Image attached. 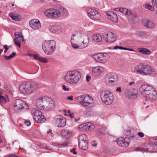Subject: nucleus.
<instances>
[{
	"mask_svg": "<svg viewBox=\"0 0 157 157\" xmlns=\"http://www.w3.org/2000/svg\"><path fill=\"white\" fill-rule=\"evenodd\" d=\"M140 91L144 95L147 100L152 102L157 98V93L155 90L151 86L145 84L140 87Z\"/></svg>",
	"mask_w": 157,
	"mask_h": 157,
	"instance_id": "1",
	"label": "nucleus"
},
{
	"mask_svg": "<svg viewBox=\"0 0 157 157\" xmlns=\"http://www.w3.org/2000/svg\"><path fill=\"white\" fill-rule=\"evenodd\" d=\"M36 106L41 110L48 111L53 107L54 103L52 99L47 97H42L36 100Z\"/></svg>",
	"mask_w": 157,
	"mask_h": 157,
	"instance_id": "2",
	"label": "nucleus"
},
{
	"mask_svg": "<svg viewBox=\"0 0 157 157\" xmlns=\"http://www.w3.org/2000/svg\"><path fill=\"white\" fill-rule=\"evenodd\" d=\"M80 73L76 70L67 72L63 78L68 83L71 85H75L79 82L81 79Z\"/></svg>",
	"mask_w": 157,
	"mask_h": 157,
	"instance_id": "3",
	"label": "nucleus"
},
{
	"mask_svg": "<svg viewBox=\"0 0 157 157\" xmlns=\"http://www.w3.org/2000/svg\"><path fill=\"white\" fill-rule=\"evenodd\" d=\"M39 88V85L36 82H28L21 85L19 90L21 92L28 95L33 93Z\"/></svg>",
	"mask_w": 157,
	"mask_h": 157,
	"instance_id": "4",
	"label": "nucleus"
},
{
	"mask_svg": "<svg viewBox=\"0 0 157 157\" xmlns=\"http://www.w3.org/2000/svg\"><path fill=\"white\" fill-rule=\"evenodd\" d=\"M78 102L81 104L82 106L86 108H91L94 105V101L93 98L89 95H84L79 96L77 98Z\"/></svg>",
	"mask_w": 157,
	"mask_h": 157,
	"instance_id": "5",
	"label": "nucleus"
},
{
	"mask_svg": "<svg viewBox=\"0 0 157 157\" xmlns=\"http://www.w3.org/2000/svg\"><path fill=\"white\" fill-rule=\"evenodd\" d=\"M42 48L47 55H51L56 48V43L53 40L44 41L42 43Z\"/></svg>",
	"mask_w": 157,
	"mask_h": 157,
	"instance_id": "6",
	"label": "nucleus"
},
{
	"mask_svg": "<svg viewBox=\"0 0 157 157\" xmlns=\"http://www.w3.org/2000/svg\"><path fill=\"white\" fill-rule=\"evenodd\" d=\"M100 97L101 101L105 105H111L113 102L114 99L113 94L109 90H107L101 92Z\"/></svg>",
	"mask_w": 157,
	"mask_h": 157,
	"instance_id": "7",
	"label": "nucleus"
},
{
	"mask_svg": "<svg viewBox=\"0 0 157 157\" xmlns=\"http://www.w3.org/2000/svg\"><path fill=\"white\" fill-rule=\"evenodd\" d=\"M93 58L96 62L101 63H105L110 58L109 56L106 53H98L94 54Z\"/></svg>",
	"mask_w": 157,
	"mask_h": 157,
	"instance_id": "8",
	"label": "nucleus"
},
{
	"mask_svg": "<svg viewBox=\"0 0 157 157\" xmlns=\"http://www.w3.org/2000/svg\"><path fill=\"white\" fill-rule=\"evenodd\" d=\"M88 17L94 20H99L101 18V15L96 10L92 9H87L86 10Z\"/></svg>",
	"mask_w": 157,
	"mask_h": 157,
	"instance_id": "9",
	"label": "nucleus"
},
{
	"mask_svg": "<svg viewBox=\"0 0 157 157\" xmlns=\"http://www.w3.org/2000/svg\"><path fill=\"white\" fill-rule=\"evenodd\" d=\"M14 107L15 109L17 110L28 109L29 108V106L27 104L20 99L16 100L14 104Z\"/></svg>",
	"mask_w": 157,
	"mask_h": 157,
	"instance_id": "10",
	"label": "nucleus"
},
{
	"mask_svg": "<svg viewBox=\"0 0 157 157\" xmlns=\"http://www.w3.org/2000/svg\"><path fill=\"white\" fill-rule=\"evenodd\" d=\"M103 37L104 40L108 43L113 42L117 39L116 34L110 32L104 33Z\"/></svg>",
	"mask_w": 157,
	"mask_h": 157,
	"instance_id": "11",
	"label": "nucleus"
},
{
	"mask_svg": "<svg viewBox=\"0 0 157 157\" xmlns=\"http://www.w3.org/2000/svg\"><path fill=\"white\" fill-rule=\"evenodd\" d=\"M79 34L80 36L78 37V39H82V43L81 44L82 48L86 47L89 44V39L88 36L84 32H77L76 34Z\"/></svg>",
	"mask_w": 157,
	"mask_h": 157,
	"instance_id": "12",
	"label": "nucleus"
},
{
	"mask_svg": "<svg viewBox=\"0 0 157 157\" xmlns=\"http://www.w3.org/2000/svg\"><path fill=\"white\" fill-rule=\"evenodd\" d=\"M54 123L58 127H63L66 124V119L63 116H56L54 118Z\"/></svg>",
	"mask_w": 157,
	"mask_h": 157,
	"instance_id": "13",
	"label": "nucleus"
},
{
	"mask_svg": "<svg viewBox=\"0 0 157 157\" xmlns=\"http://www.w3.org/2000/svg\"><path fill=\"white\" fill-rule=\"evenodd\" d=\"M130 140L128 137H123L117 139L116 142L120 146L127 147L130 143Z\"/></svg>",
	"mask_w": 157,
	"mask_h": 157,
	"instance_id": "14",
	"label": "nucleus"
},
{
	"mask_svg": "<svg viewBox=\"0 0 157 157\" xmlns=\"http://www.w3.org/2000/svg\"><path fill=\"white\" fill-rule=\"evenodd\" d=\"M80 35L79 34H76L73 35L71 37V43L72 46V48L74 49H82V48L81 45H77L75 44V41H77L78 40V37H79Z\"/></svg>",
	"mask_w": 157,
	"mask_h": 157,
	"instance_id": "15",
	"label": "nucleus"
},
{
	"mask_svg": "<svg viewBox=\"0 0 157 157\" xmlns=\"http://www.w3.org/2000/svg\"><path fill=\"white\" fill-rule=\"evenodd\" d=\"M104 67L101 66H98L92 68V74L95 76H100L104 71Z\"/></svg>",
	"mask_w": 157,
	"mask_h": 157,
	"instance_id": "16",
	"label": "nucleus"
},
{
	"mask_svg": "<svg viewBox=\"0 0 157 157\" xmlns=\"http://www.w3.org/2000/svg\"><path fill=\"white\" fill-rule=\"evenodd\" d=\"M105 14L107 18L113 22L116 23L118 21L117 16L114 12L111 11H107L105 13Z\"/></svg>",
	"mask_w": 157,
	"mask_h": 157,
	"instance_id": "17",
	"label": "nucleus"
},
{
	"mask_svg": "<svg viewBox=\"0 0 157 157\" xmlns=\"http://www.w3.org/2000/svg\"><path fill=\"white\" fill-rule=\"evenodd\" d=\"M48 29L50 33L54 34H58L62 30V27L58 25H50L48 27Z\"/></svg>",
	"mask_w": 157,
	"mask_h": 157,
	"instance_id": "18",
	"label": "nucleus"
},
{
	"mask_svg": "<svg viewBox=\"0 0 157 157\" xmlns=\"http://www.w3.org/2000/svg\"><path fill=\"white\" fill-rule=\"evenodd\" d=\"M29 25L30 27L34 30L40 29L41 27L40 22L37 19H34L30 21Z\"/></svg>",
	"mask_w": 157,
	"mask_h": 157,
	"instance_id": "19",
	"label": "nucleus"
},
{
	"mask_svg": "<svg viewBox=\"0 0 157 157\" xmlns=\"http://www.w3.org/2000/svg\"><path fill=\"white\" fill-rule=\"evenodd\" d=\"M143 25L149 29H152L156 26L155 23L152 21L148 19H144L143 21Z\"/></svg>",
	"mask_w": 157,
	"mask_h": 157,
	"instance_id": "20",
	"label": "nucleus"
},
{
	"mask_svg": "<svg viewBox=\"0 0 157 157\" xmlns=\"http://www.w3.org/2000/svg\"><path fill=\"white\" fill-rule=\"evenodd\" d=\"M142 75H147L153 74L155 72V71L153 68L148 66L144 65Z\"/></svg>",
	"mask_w": 157,
	"mask_h": 157,
	"instance_id": "21",
	"label": "nucleus"
},
{
	"mask_svg": "<svg viewBox=\"0 0 157 157\" xmlns=\"http://www.w3.org/2000/svg\"><path fill=\"white\" fill-rule=\"evenodd\" d=\"M92 41L95 43H98L101 41L102 38L101 36L99 34H94L91 37Z\"/></svg>",
	"mask_w": 157,
	"mask_h": 157,
	"instance_id": "22",
	"label": "nucleus"
},
{
	"mask_svg": "<svg viewBox=\"0 0 157 157\" xmlns=\"http://www.w3.org/2000/svg\"><path fill=\"white\" fill-rule=\"evenodd\" d=\"M107 78L108 80V83L110 84H113L115 83L117 81V77L115 75H107Z\"/></svg>",
	"mask_w": 157,
	"mask_h": 157,
	"instance_id": "23",
	"label": "nucleus"
},
{
	"mask_svg": "<svg viewBox=\"0 0 157 157\" xmlns=\"http://www.w3.org/2000/svg\"><path fill=\"white\" fill-rule=\"evenodd\" d=\"M144 66V65L143 64H140L137 65L134 69V71L138 74L142 75Z\"/></svg>",
	"mask_w": 157,
	"mask_h": 157,
	"instance_id": "24",
	"label": "nucleus"
},
{
	"mask_svg": "<svg viewBox=\"0 0 157 157\" xmlns=\"http://www.w3.org/2000/svg\"><path fill=\"white\" fill-rule=\"evenodd\" d=\"M9 101L8 96L6 95H3L2 92H0V103L4 104Z\"/></svg>",
	"mask_w": 157,
	"mask_h": 157,
	"instance_id": "25",
	"label": "nucleus"
},
{
	"mask_svg": "<svg viewBox=\"0 0 157 157\" xmlns=\"http://www.w3.org/2000/svg\"><path fill=\"white\" fill-rule=\"evenodd\" d=\"M41 112L40 110L36 109H33L32 111V114L33 117V118L35 120H38V116L41 115Z\"/></svg>",
	"mask_w": 157,
	"mask_h": 157,
	"instance_id": "26",
	"label": "nucleus"
},
{
	"mask_svg": "<svg viewBox=\"0 0 157 157\" xmlns=\"http://www.w3.org/2000/svg\"><path fill=\"white\" fill-rule=\"evenodd\" d=\"M52 19H57L60 16L59 12L56 9H52Z\"/></svg>",
	"mask_w": 157,
	"mask_h": 157,
	"instance_id": "27",
	"label": "nucleus"
},
{
	"mask_svg": "<svg viewBox=\"0 0 157 157\" xmlns=\"http://www.w3.org/2000/svg\"><path fill=\"white\" fill-rule=\"evenodd\" d=\"M137 50L139 52L144 54L149 55L151 53V52L150 50L144 48H138L137 49Z\"/></svg>",
	"mask_w": 157,
	"mask_h": 157,
	"instance_id": "28",
	"label": "nucleus"
},
{
	"mask_svg": "<svg viewBox=\"0 0 157 157\" xmlns=\"http://www.w3.org/2000/svg\"><path fill=\"white\" fill-rule=\"evenodd\" d=\"M88 141L79 142L78 146L82 150H85L87 148Z\"/></svg>",
	"mask_w": 157,
	"mask_h": 157,
	"instance_id": "29",
	"label": "nucleus"
},
{
	"mask_svg": "<svg viewBox=\"0 0 157 157\" xmlns=\"http://www.w3.org/2000/svg\"><path fill=\"white\" fill-rule=\"evenodd\" d=\"M9 15L13 20L17 21H19L21 18V17L19 15H17L16 13L12 12L10 13Z\"/></svg>",
	"mask_w": 157,
	"mask_h": 157,
	"instance_id": "30",
	"label": "nucleus"
},
{
	"mask_svg": "<svg viewBox=\"0 0 157 157\" xmlns=\"http://www.w3.org/2000/svg\"><path fill=\"white\" fill-rule=\"evenodd\" d=\"M14 36L15 37V39H18L20 40L21 41L24 40L23 37L21 33V32H15L14 33Z\"/></svg>",
	"mask_w": 157,
	"mask_h": 157,
	"instance_id": "31",
	"label": "nucleus"
},
{
	"mask_svg": "<svg viewBox=\"0 0 157 157\" xmlns=\"http://www.w3.org/2000/svg\"><path fill=\"white\" fill-rule=\"evenodd\" d=\"M33 58L35 59L38 60L42 63H44L48 62V60L46 58H42L36 55H34Z\"/></svg>",
	"mask_w": 157,
	"mask_h": 157,
	"instance_id": "32",
	"label": "nucleus"
},
{
	"mask_svg": "<svg viewBox=\"0 0 157 157\" xmlns=\"http://www.w3.org/2000/svg\"><path fill=\"white\" fill-rule=\"evenodd\" d=\"M61 135L63 137L68 138L71 136V133L68 130H63L61 132Z\"/></svg>",
	"mask_w": 157,
	"mask_h": 157,
	"instance_id": "33",
	"label": "nucleus"
},
{
	"mask_svg": "<svg viewBox=\"0 0 157 157\" xmlns=\"http://www.w3.org/2000/svg\"><path fill=\"white\" fill-rule=\"evenodd\" d=\"M52 12V9H47L45 10L44 14L47 17L51 18Z\"/></svg>",
	"mask_w": 157,
	"mask_h": 157,
	"instance_id": "34",
	"label": "nucleus"
},
{
	"mask_svg": "<svg viewBox=\"0 0 157 157\" xmlns=\"http://www.w3.org/2000/svg\"><path fill=\"white\" fill-rule=\"evenodd\" d=\"M37 119L38 120H35V121L39 123H41L44 122L45 120L46 119L44 117V115H43L41 113V115H40L39 116H38Z\"/></svg>",
	"mask_w": 157,
	"mask_h": 157,
	"instance_id": "35",
	"label": "nucleus"
},
{
	"mask_svg": "<svg viewBox=\"0 0 157 157\" xmlns=\"http://www.w3.org/2000/svg\"><path fill=\"white\" fill-rule=\"evenodd\" d=\"M127 96L130 99L135 98L137 97V94L133 92H128L127 94Z\"/></svg>",
	"mask_w": 157,
	"mask_h": 157,
	"instance_id": "36",
	"label": "nucleus"
},
{
	"mask_svg": "<svg viewBox=\"0 0 157 157\" xmlns=\"http://www.w3.org/2000/svg\"><path fill=\"white\" fill-rule=\"evenodd\" d=\"M87 131H91L94 128V125L90 123H87Z\"/></svg>",
	"mask_w": 157,
	"mask_h": 157,
	"instance_id": "37",
	"label": "nucleus"
},
{
	"mask_svg": "<svg viewBox=\"0 0 157 157\" xmlns=\"http://www.w3.org/2000/svg\"><path fill=\"white\" fill-rule=\"evenodd\" d=\"M120 12L128 15H131L130 12L125 8H122Z\"/></svg>",
	"mask_w": 157,
	"mask_h": 157,
	"instance_id": "38",
	"label": "nucleus"
},
{
	"mask_svg": "<svg viewBox=\"0 0 157 157\" xmlns=\"http://www.w3.org/2000/svg\"><path fill=\"white\" fill-rule=\"evenodd\" d=\"M86 138L87 137L85 135L83 134L81 135L79 137V142L87 141L86 140Z\"/></svg>",
	"mask_w": 157,
	"mask_h": 157,
	"instance_id": "39",
	"label": "nucleus"
},
{
	"mask_svg": "<svg viewBox=\"0 0 157 157\" xmlns=\"http://www.w3.org/2000/svg\"><path fill=\"white\" fill-rule=\"evenodd\" d=\"M87 123H84L82 124L79 127V129H81V130L83 131H87Z\"/></svg>",
	"mask_w": 157,
	"mask_h": 157,
	"instance_id": "40",
	"label": "nucleus"
},
{
	"mask_svg": "<svg viewBox=\"0 0 157 157\" xmlns=\"http://www.w3.org/2000/svg\"><path fill=\"white\" fill-rule=\"evenodd\" d=\"M16 54L15 52H13L12 54L10 55L9 56H5V59L7 60H8L16 56Z\"/></svg>",
	"mask_w": 157,
	"mask_h": 157,
	"instance_id": "41",
	"label": "nucleus"
},
{
	"mask_svg": "<svg viewBox=\"0 0 157 157\" xmlns=\"http://www.w3.org/2000/svg\"><path fill=\"white\" fill-rule=\"evenodd\" d=\"M145 7L151 11H154L155 10L154 7L149 4H146L145 5Z\"/></svg>",
	"mask_w": 157,
	"mask_h": 157,
	"instance_id": "42",
	"label": "nucleus"
},
{
	"mask_svg": "<svg viewBox=\"0 0 157 157\" xmlns=\"http://www.w3.org/2000/svg\"><path fill=\"white\" fill-rule=\"evenodd\" d=\"M147 148L146 149L147 150L151 151H153V146L151 145L150 144H148L147 145Z\"/></svg>",
	"mask_w": 157,
	"mask_h": 157,
	"instance_id": "43",
	"label": "nucleus"
},
{
	"mask_svg": "<svg viewBox=\"0 0 157 157\" xmlns=\"http://www.w3.org/2000/svg\"><path fill=\"white\" fill-rule=\"evenodd\" d=\"M14 40V41L15 44L18 47H19V48H20V46H21V44H20V41H21L20 40H19V39H15Z\"/></svg>",
	"mask_w": 157,
	"mask_h": 157,
	"instance_id": "44",
	"label": "nucleus"
},
{
	"mask_svg": "<svg viewBox=\"0 0 157 157\" xmlns=\"http://www.w3.org/2000/svg\"><path fill=\"white\" fill-rule=\"evenodd\" d=\"M113 49H122V50H128V48H124L122 47L121 46H115L113 48Z\"/></svg>",
	"mask_w": 157,
	"mask_h": 157,
	"instance_id": "45",
	"label": "nucleus"
},
{
	"mask_svg": "<svg viewBox=\"0 0 157 157\" xmlns=\"http://www.w3.org/2000/svg\"><path fill=\"white\" fill-rule=\"evenodd\" d=\"M151 105V104L148 103V100H147L145 101L143 107L144 108H147Z\"/></svg>",
	"mask_w": 157,
	"mask_h": 157,
	"instance_id": "46",
	"label": "nucleus"
},
{
	"mask_svg": "<svg viewBox=\"0 0 157 157\" xmlns=\"http://www.w3.org/2000/svg\"><path fill=\"white\" fill-rule=\"evenodd\" d=\"M152 4L154 6L157 8V0H152Z\"/></svg>",
	"mask_w": 157,
	"mask_h": 157,
	"instance_id": "47",
	"label": "nucleus"
},
{
	"mask_svg": "<svg viewBox=\"0 0 157 157\" xmlns=\"http://www.w3.org/2000/svg\"><path fill=\"white\" fill-rule=\"evenodd\" d=\"M63 89L65 91H68L69 90V89L67 88L66 86L63 85L62 86Z\"/></svg>",
	"mask_w": 157,
	"mask_h": 157,
	"instance_id": "48",
	"label": "nucleus"
},
{
	"mask_svg": "<svg viewBox=\"0 0 157 157\" xmlns=\"http://www.w3.org/2000/svg\"><path fill=\"white\" fill-rule=\"evenodd\" d=\"M60 10H61V12L63 13H66L67 12L66 9L63 7H61L60 8Z\"/></svg>",
	"mask_w": 157,
	"mask_h": 157,
	"instance_id": "49",
	"label": "nucleus"
},
{
	"mask_svg": "<svg viewBox=\"0 0 157 157\" xmlns=\"http://www.w3.org/2000/svg\"><path fill=\"white\" fill-rule=\"evenodd\" d=\"M145 150V148L141 147H137L136 149V151H141Z\"/></svg>",
	"mask_w": 157,
	"mask_h": 157,
	"instance_id": "50",
	"label": "nucleus"
},
{
	"mask_svg": "<svg viewBox=\"0 0 157 157\" xmlns=\"http://www.w3.org/2000/svg\"><path fill=\"white\" fill-rule=\"evenodd\" d=\"M70 143L69 142H65L63 143L62 144L60 145L66 146H67Z\"/></svg>",
	"mask_w": 157,
	"mask_h": 157,
	"instance_id": "51",
	"label": "nucleus"
},
{
	"mask_svg": "<svg viewBox=\"0 0 157 157\" xmlns=\"http://www.w3.org/2000/svg\"><path fill=\"white\" fill-rule=\"evenodd\" d=\"M137 135H138L141 138L143 137L144 136V133L140 132H138V133L137 134Z\"/></svg>",
	"mask_w": 157,
	"mask_h": 157,
	"instance_id": "52",
	"label": "nucleus"
},
{
	"mask_svg": "<svg viewBox=\"0 0 157 157\" xmlns=\"http://www.w3.org/2000/svg\"><path fill=\"white\" fill-rule=\"evenodd\" d=\"M25 124L27 126H29L30 125L31 123L29 121H25Z\"/></svg>",
	"mask_w": 157,
	"mask_h": 157,
	"instance_id": "53",
	"label": "nucleus"
},
{
	"mask_svg": "<svg viewBox=\"0 0 157 157\" xmlns=\"http://www.w3.org/2000/svg\"><path fill=\"white\" fill-rule=\"evenodd\" d=\"M4 48L5 49L4 52L6 53L7 52V50L8 49V46L7 45H5L4 46Z\"/></svg>",
	"mask_w": 157,
	"mask_h": 157,
	"instance_id": "54",
	"label": "nucleus"
},
{
	"mask_svg": "<svg viewBox=\"0 0 157 157\" xmlns=\"http://www.w3.org/2000/svg\"><path fill=\"white\" fill-rule=\"evenodd\" d=\"M153 140L154 141V144L155 145H157V137H154L153 138Z\"/></svg>",
	"mask_w": 157,
	"mask_h": 157,
	"instance_id": "55",
	"label": "nucleus"
},
{
	"mask_svg": "<svg viewBox=\"0 0 157 157\" xmlns=\"http://www.w3.org/2000/svg\"><path fill=\"white\" fill-rule=\"evenodd\" d=\"M76 149L75 148H73L72 150H71V152L73 153L74 154H76V152L75 151Z\"/></svg>",
	"mask_w": 157,
	"mask_h": 157,
	"instance_id": "56",
	"label": "nucleus"
},
{
	"mask_svg": "<svg viewBox=\"0 0 157 157\" xmlns=\"http://www.w3.org/2000/svg\"><path fill=\"white\" fill-rule=\"evenodd\" d=\"M91 77L89 75H87L86 77V79L87 82H89V80L90 79Z\"/></svg>",
	"mask_w": 157,
	"mask_h": 157,
	"instance_id": "57",
	"label": "nucleus"
},
{
	"mask_svg": "<svg viewBox=\"0 0 157 157\" xmlns=\"http://www.w3.org/2000/svg\"><path fill=\"white\" fill-rule=\"evenodd\" d=\"M116 91L117 92H121V88L120 87H117V88L116 90Z\"/></svg>",
	"mask_w": 157,
	"mask_h": 157,
	"instance_id": "58",
	"label": "nucleus"
},
{
	"mask_svg": "<svg viewBox=\"0 0 157 157\" xmlns=\"http://www.w3.org/2000/svg\"><path fill=\"white\" fill-rule=\"evenodd\" d=\"M67 99L69 100H73V96H71L67 97Z\"/></svg>",
	"mask_w": 157,
	"mask_h": 157,
	"instance_id": "59",
	"label": "nucleus"
},
{
	"mask_svg": "<svg viewBox=\"0 0 157 157\" xmlns=\"http://www.w3.org/2000/svg\"><path fill=\"white\" fill-rule=\"evenodd\" d=\"M121 8H115L114 9V10L116 11H119L120 12L121 11Z\"/></svg>",
	"mask_w": 157,
	"mask_h": 157,
	"instance_id": "60",
	"label": "nucleus"
},
{
	"mask_svg": "<svg viewBox=\"0 0 157 157\" xmlns=\"http://www.w3.org/2000/svg\"><path fill=\"white\" fill-rule=\"evenodd\" d=\"M135 84V83L134 82H131L129 83V84L130 86H131L132 85H134Z\"/></svg>",
	"mask_w": 157,
	"mask_h": 157,
	"instance_id": "61",
	"label": "nucleus"
},
{
	"mask_svg": "<svg viewBox=\"0 0 157 157\" xmlns=\"http://www.w3.org/2000/svg\"><path fill=\"white\" fill-rule=\"evenodd\" d=\"M136 136V135H133L132 134L130 135V136L132 137L133 139L135 138Z\"/></svg>",
	"mask_w": 157,
	"mask_h": 157,
	"instance_id": "62",
	"label": "nucleus"
},
{
	"mask_svg": "<svg viewBox=\"0 0 157 157\" xmlns=\"http://www.w3.org/2000/svg\"><path fill=\"white\" fill-rule=\"evenodd\" d=\"M68 115V116L70 117L71 118H73L74 117L73 114L71 113H70V114H69Z\"/></svg>",
	"mask_w": 157,
	"mask_h": 157,
	"instance_id": "63",
	"label": "nucleus"
},
{
	"mask_svg": "<svg viewBox=\"0 0 157 157\" xmlns=\"http://www.w3.org/2000/svg\"><path fill=\"white\" fill-rule=\"evenodd\" d=\"M28 55L29 56L33 57H34V55L33 54H28Z\"/></svg>",
	"mask_w": 157,
	"mask_h": 157,
	"instance_id": "64",
	"label": "nucleus"
}]
</instances>
